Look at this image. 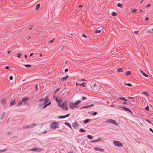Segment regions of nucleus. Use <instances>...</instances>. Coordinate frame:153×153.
Here are the masks:
<instances>
[{
  "mask_svg": "<svg viewBox=\"0 0 153 153\" xmlns=\"http://www.w3.org/2000/svg\"><path fill=\"white\" fill-rule=\"evenodd\" d=\"M100 141H101V139L100 138H98V139H97V140H92V141H91L90 142V143H94V142H96Z\"/></svg>",
  "mask_w": 153,
  "mask_h": 153,
  "instance_id": "obj_16",
  "label": "nucleus"
},
{
  "mask_svg": "<svg viewBox=\"0 0 153 153\" xmlns=\"http://www.w3.org/2000/svg\"><path fill=\"white\" fill-rule=\"evenodd\" d=\"M51 102H50L46 104V105L47 106H48V105H50L51 104Z\"/></svg>",
  "mask_w": 153,
  "mask_h": 153,
  "instance_id": "obj_53",
  "label": "nucleus"
},
{
  "mask_svg": "<svg viewBox=\"0 0 153 153\" xmlns=\"http://www.w3.org/2000/svg\"><path fill=\"white\" fill-rule=\"evenodd\" d=\"M59 90V88H58L56 89L55 91L54 94H55L56 93V92L58 91Z\"/></svg>",
  "mask_w": 153,
  "mask_h": 153,
  "instance_id": "obj_48",
  "label": "nucleus"
},
{
  "mask_svg": "<svg viewBox=\"0 0 153 153\" xmlns=\"http://www.w3.org/2000/svg\"><path fill=\"white\" fill-rule=\"evenodd\" d=\"M79 131L81 132H86V131L82 128H80L79 129Z\"/></svg>",
  "mask_w": 153,
  "mask_h": 153,
  "instance_id": "obj_27",
  "label": "nucleus"
},
{
  "mask_svg": "<svg viewBox=\"0 0 153 153\" xmlns=\"http://www.w3.org/2000/svg\"><path fill=\"white\" fill-rule=\"evenodd\" d=\"M94 105L93 104H91L90 105H87L88 106V107H90L91 106H93Z\"/></svg>",
  "mask_w": 153,
  "mask_h": 153,
  "instance_id": "obj_51",
  "label": "nucleus"
},
{
  "mask_svg": "<svg viewBox=\"0 0 153 153\" xmlns=\"http://www.w3.org/2000/svg\"><path fill=\"white\" fill-rule=\"evenodd\" d=\"M134 33L135 34L138 35L139 34V32L138 31H134Z\"/></svg>",
  "mask_w": 153,
  "mask_h": 153,
  "instance_id": "obj_40",
  "label": "nucleus"
},
{
  "mask_svg": "<svg viewBox=\"0 0 153 153\" xmlns=\"http://www.w3.org/2000/svg\"><path fill=\"white\" fill-rule=\"evenodd\" d=\"M148 20H149V18L147 17H146L145 18V20L146 21H148Z\"/></svg>",
  "mask_w": 153,
  "mask_h": 153,
  "instance_id": "obj_59",
  "label": "nucleus"
},
{
  "mask_svg": "<svg viewBox=\"0 0 153 153\" xmlns=\"http://www.w3.org/2000/svg\"><path fill=\"white\" fill-rule=\"evenodd\" d=\"M70 116V114H68L65 115L64 116H59L58 117L59 119L64 118L66 117H68Z\"/></svg>",
  "mask_w": 153,
  "mask_h": 153,
  "instance_id": "obj_9",
  "label": "nucleus"
},
{
  "mask_svg": "<svg viewBox=\"0 0 153 153\" xmlns=\"http://www.w3.org/2000/svg\"><path fill=\"white\" fill-rule=\"evenodd\" d=\"M151 30H152H152H147V31H146V32H148V33H152L151 32Z\"/></svg>",
  "mask_w": 153,
  "mask_h": 153,
  "instance_id": "obj_47",
  "label": "nucleus"
},
{
  "mask_svg": "<svg viewBox=\"0 0 153 153\" xmlns=\"http://www.w3.org/2000/svg\"><path fill=\"white\" fill-rule=\"evenodd\" d=\"M149 130L153 133V130L151 128H149Z\"/></svg>",
  "mask_w": 153,
  "mask_h": 153,
  "instance_id": "obj_55",
  "label": "nucleus"
},
{
  "mask_svg": "<svg viewBox=\"0 0 153 153\" xmlns=\"http://www.w3.org/2000/svg\"><path fill=\"white\" fill-rule=\"evenodd\" d=\"M33 27V26H31L29 28V30H31Z\"/></svg>",
  "mask_w": 153,
  "mask_h": 153,
  "instance_id": "obj_62",
  "label": "nucleus"
},
{
  "mask_svg": "<svg viewBox=\"0 0 153 153\" xmlns=\"http://www.w3.org/2000/svg\"><path fill=\"white\" fill-rule=\"evenodd\" d=\"M91 120V119H86L84 121V124H85L89 121H90Z\"/></svg>",
  "mask_w": 153,
  "mask_h": 153,
  "instance_id": "obj_21",
  "label": "nucleus"
},
{
  "mask_svg": "<svg viewBox=\"0 0 153 153\" xmlns=\"http://www.w3.org/2000/svg\"><path fill=\"white\" fill-rule=\"evenodd\" d=\"M10 66H6L5 67V69L7 70H9L10 69Z\"/></svg>",
  "mask_w": 153,
  "mask_h": 153,
  "instance_id": "obj_39",
  "label": "nucleus"
},
{
  "mask_svg": "<svg viewBox=\"0 0 153 153\" xmlns=\"http://www.w3.org/2000/svg\"><path fill=\"white\" fill-rule=\"evenodd\" d=\"M24 128H30V126H29V125H27Z\"/></svg>",
  "mask_w": 153,
  "mask_h": 153,
  "instance_id": "obj_52",
  "label": "nucleus"
},
{
  "mask_svg": "<svg viewBox=\"0 0 153 153\" xmlns=\"http://www.w3.org/2000/svg\"><path fill=\"white\" fill-rule=\"evenodd\" d=\"M77 107V105H76L75 103H74L71 101L70 102L69 105V107L71 109H73L74 108Z\"/></svg>",
  "mask_w": 153,
  "mask_h": 153,
  "instance_id": "obj_4",
  "label": "nucleus"
},
{
  "mask_svg": "<svg viewBox=\"0 0 153 153\" xmlns=\"http://www.w3.org/2000/svg\"><path fill=\"white\" fill-rule=\"evenodd\" d=\"M82 36L84 37H85V38H86V37H87V36H86V35L85 34H83L82 35Z\"/></svg>",
  "mask_w": 153,
  "mask_h": 153,
  "instance_id": "obj_56",
  "label": "nucleus"
},
{
  "mask_svg": "<svg viewBox=\"0 0 153 153\" xmlns=\"http://www.w3.org/2000/svg\"><path fill=\"white\" fill-rule=\"evenodd\" d=\"M50 127L51 128L55 129L59 127V125L57 122H53L50 124Z\"/></svg>",
  "mask_w": 153,
  "mask_h": 153,
  "instance_id": "obj_1",
  "label": "nucleus"
},
{
  "mask_svg": "<svg viewBox=\"0 0 153 153\" xmlns=\"http://www.w3.org/2000/svg\"><path fill=\"white\" fill-rule=\"evenodd\" d=\"M125 85H127V86H130V87H131L132 86V84L131 83H127Z\"/></svg>",
  "mask_w": 153,
  "mask_h": 153,
  "instance_id": "obj_41",
  "label": "nucleus"
},
{
  "mask_svg": "<svg viewBox=\"0 0 153 153\" xmlns=\"http://www.w3.org/2000/svg\"><path fill=\"white\" fill-rule=\"evenodd\" d=\"M117 5L118 7H119L120 8H122V5L121 3H118Z\"/></svg>",
  "mask_w": 153,
  "mask_h": 153,
  "instance_id": "obj_33",
  "label": "nucleus"
},
{
  "mask_svg": "<svg viewBox=\"0 0 153 153\" xmlns=\"http://www.w3.org/2000/svg\"><path fill=\"white\" fill-rule=\"evenodd\" d=\"M111 15L114 16H116L117 15L116 13L114 12H113L111 13Z\"/></svg>",
  "mask_w": 153,
  "mask_h": 153,
  "instance_id": "obj_34",
  "label": "nucleus"
},
{
  "mask_svg": "<svg viewBox=\"0 0 153 153\" xmlns=\"http://www.w3.org/2000/svg\"><path fill=\"white\" fill-rule=\"evenodd\" d=\"M86 97H85L83 96L82 98V99L83 100H84L86 99Z\"/></svg>",
  "mask_w": 153,
  "mask_h": 153,
  "instance_id": "obj_50",
  "label": "nucleus"
},
{
  "mask_svg": "<svg viewBox=\"0 0 153 153\" xmlns=\"http://www.w3.org/2000/svg\"><path fill=\"white\" fill-rule=\"evenodd\" d=\"M142 94H143L146 95L147 96H149V94H148V93L147 92H142Z\"/></svg>",
  "mask_w": 153,
  "mask_h": 153,
  "instance_id": "obj_29",
  "label": "nucleus"
},
{
  "mask_svg": "<svg viewBox=\"0 0 153 153\" xmlns=\"http://www.w3.org/2000/svg\"><path fill=\"white\" fill-rule=\"evenodd\" d=\"M23 65L26 68H30L32 67V65H31L29 64H24Z\"/></svg>",
  "mask_w": 153,
  "mask_h": 153,
  "instance_id": "obj_22",
  "label": "nucleus"
},
{
  "mask_svg": "<svg viewBox=\"0 0 153 153\" xmlns=\"http://www.w3.org/2000/svg\"><path fill=\"white\" fill-rule=\"evenodd\" d=\"M60 107L64 110H67L68 109L67 107V101H65L60 105Z\"/></svg>",
  "mask_w": 153,
  "mask_h": 153,
  "instance_id": "obj_3",
  "label": "nucleus"
},
{
  "mask_svg": "<svg viewBox=\"0 0 153 153\" xmlns=\"http://www.w3.org/2000/svg\"><path fill=\"white\" fill-rule=\"evenodd\" d=\"M131 72L130 71H128L126 72L125 75L126 76H128L131 74Z\"/></svg>",
  "mask_w": 153,
  "mask_h": 153,
  "instance_id": "obj_17",
  "label": "nucleus"
},
{
  "mask_svg": "<svg viewBox=\"0 0 153 153\" xmlns=\"http://www.w3.org/2000/svg\"><path fill=\"white\" fill-rule=\"evenodd\" d=\"M40 6V4H37L36 6V9L37 10L39 8Z\"/></svg>",
  "mask_w": 153,
  "mask_h": 153,
  "instance_id": "obj_28",
  "label": "nucleus"
},
{
  "mask_svg": "<svg viewBox=\"0 0 153 153\" xmlns=\"http://www.w3.org/2000/svg\"><path fill=\"white\" fill-rule=\"evenodd\" d=\"M97 114V112H96L93 111L92 112L91 114L93 116H94L96 115Z\"/></svg>",
  "mask_w": 153,
  "mask_h": 153,
  "instance_id": "obj_37",
  "label": "nucleus"
},
{
  "mask_svg": "<svg viewBox=\"0 0 153 153\" xmlns=\"http://www.w3.org/2000/svg\"><path fill=\"white\" fill-rule=\"evenodd\" d=\"M5 112H3L2 114L1 115V120L3 119L4 117L5 114Z\"/></svg>",
  "mask_w": 153,
  "mask_h": 153,
  "instance_id": "obj_20",
  "label": "nucleus"
},
{
  "mask_svg": "<svg viewBox=\"0 0 153 153\" xmlns=\"http://www.w3.org/2000/svg\"><path fill=\"white\" fill-rule=\"evenodd\" d=\"M1 103L2 104H5L6 103V99L4 97L2 98L1 101Z\"/></svg>",
  "mask_w": 153,
  "mask_h": 153,
  "instance_id": "obj_11",
  "label": "nucleus"
},
{
  "mask_svg": "<svg viewBox=\"0 0 153 153\" xmlns=\"http://www.w3.org/2000/svg\"><path fill=\"white\" fill-rule=\"evenodd\" d=\"M72 126L75 129L77 128V127L79 126L77 122L75 121L74 123H73L72 124Z\"/></svg>",
  "mask_w": 153,
  "mask_h": 153,
  "instance_id": "obj_7",
  "label": "nucleus"
},
{
  "mask_svg": "<svg viewBox=\"0 0 153 153\" xmlns=\"http://www.w3.org/2000/svg\"><path fill=\"white\" fill-rule=\"evenodd\" d=\"M48 96H47L46 97V99L45 100H44V104H46V103H47V102H48L49 100L48 99Z\"/></svg>",
  "mask_w": 153,
  "mask_h": 153,
  "instance_id": "obj_18",
  "label": "nucleus"
},
{
  "mask_svg": "<svg viewBox=\"0 0 153 153\" xmlns=\"http://www.w3.org/2000/svg\"><path fill=\"white\" fill-rule=\"evenodd\" d=\"M29 150L33 151L40 152L42 150L40 148L35 147L30 149H29Z\"/></svg>",
  "mask_w": 153,
  "mask_h": 153,
  "instance_id": "obj_6",
  "label": "nucleus"
},
{
  "mask_svg": "<svg viewBox=\"0 0 153 153\" xmlns=\"http://www.w3.org/2000/svg\"><path fill=\"white\" fill-rule=\"evenodd\" d=\"M53 98L55 99L56 100L57 102H58V103H59L60 102H61V101H60V102H59V100L58 99L57 97L56 96H55V95L54 96Z\"/></svg>",
  "mask_w": 153,
  "mask_h": 153,
  "instance_id": "obj_24",
  "label": "nucleus"
},
{
  "mask_svg": "<svg viewBox=\"0 0 153 153\" xmlns=\"http://www.w3.org/2000/svg\"><path fill=\"white\" fill-rule=\"evenodd\" d=\"M36 126V124L33 123L32 125H30V128H32L33 127Z\"/></svg>",
  "mask_w": 153,
  "mask_h": 153,
  "instance_id": "obj_31",
  "label": "nucleus"
},
{
  "mask_svg": "<svg viewBox=\"0 0 153 153\" xmlns=\"http://www.w3.org/2000/svg\"><path fill=\"white\" fill-rule=\"evenodd\" d=\"M87 107H88V106L86 105V106H85L81 107L80 108H87Z\"/></svg>",
  "mask_w": 153,
  "mask_h": 153,
  "instance_id": "obj_46",
  "label": "nucleus"
},
{
  "mask_svg": "<svg viewBox=\"0 0 153 153\" xmlns=\"http://www.w3.org/2000/svg\"><path fill=\"white\" fill-rule=\"evenodd\" d=\"M35 87L36 88V91H37V89H38V85L37 84H36L35 85Z\"/></svg>",
  "mask_w": 153,
  "mask_h": 153,
  "instance_id": "obj_49",
  "label": "nucleus"
},
{
  "mask_svg": "<svg viewBox=\"0 0 153 153\" xmlns=\"http://www.w3.org/2000/svg\"><path fill=\"white\" fill-rule=\"evenodd\" d=\"M46 132H47V131H46V130H45V131H44V132H42V134H45V133H46Z\"/></svg>",
  "mask_w": 153,
  "mask_h": 153,
  "instance_id": "obj_63",
  "label": "nucleus"
},
{
  "mask_svg": "<svg viewBox=\"0 0 153 153\" xmlns=\"http://www.w3.org/2000/svg\"><path fill=\"white\" fill-rule=\"evenodd\" d=\"M123 100L124 101H127V99L126 98L123 97H120L119 98H117V100Z\"/></svg>",
  "mask_w": 153,
  "mask_h": 153,
  "instance_id": "obj_15",
  "label": "nucleus"
},
{
  "mask_svg": "<svg viewBox=\"0 0 153 153\" xmlns=\"http://www.w3.org/2000/svg\"><path fill=\"white\" fill-rule=\"evenodd\" d=\"M113 143L114 145L117 147H122L123 145L122 143L119 141H113Z\"/></svg>",
  "mask_w": 153,
  "mask_h": 153,
  "instance_id": "obj_2",
  "label": "nucleus"
},
{
  "mask_svg": "<svg viewBox=\"0 0 153 153\" xmlns=\"http://www.w3.org/2000/svg\"><path fill=\"white\" fill-rule=\"evenodd\" d=\"M68 71V69H67V68L65 69V72H67Z\"/></svg>",
  "mask_w": 153,
  "mask_h": 153,
  "instance_id": "obj_64",
  "label": "nucleus"
},
{
  "mask_svg": "<svg viewBox=\"0 0 153 153\" xmlns=\"http://www.w3.org/2000/svg\"><path fill=\"white\" fill-rule=\"evenodd\" d=\"M140 71L141 72V73L144 76H146V77H148V75H147L143 71L141 70V69H140Z\"/></svg>",
  "mask_w": 153,
  "mask_h": 153,
  "instance_id": "obj_12",
  "label": "nucleus"
},
{
  "mask_svg": "<svg viewBox=\"0 0 153 153\" xmlns=\"http://www.w3.org/2000/svg\"><path fill=\"white\" fill-rule=\"evenodd\" d=\"M22 55V54L21 53H19L17 55V57L18 58H19L21 57V56Z\"/></svg>",
  "mask_w": 153,
  "mask_h": 153,
  "instance_id": "obj_35",
  "label": "nucleus"
},
{
  "mask_svg": "<svg viewBox=\"0 0 153 153\" xmlns=\"http://www.w3.org/2000/svg\"><path fill=\"white\" fill-rule=\"evenodd\" d=\"M54 40H55L54 38H53L52 40H49L48 41V42L49 43H52L54 41Z\"/></svg>",
  "mask_w": 153,
  "mask_h": 153,
  "instance_id": "obj_42",
  "label": "nucleus"
},
{
  "mask_svg": "<svg viewBox=\"0 0 153 153\" xmlns=\"http://www.w3.org/2000/svg\"><path fill=\"white\" fill-rule=\"evenodd\" d=\"M64 123L68 126L70 128L72 129L71 126V125L69 124V123L67 122H65Z\"/></svg>",
  "mask_w": 153,
  "mask_h": 153,
  "instance_id": "obj_19",
  "label": "nucleus"
},
{
  "mask_svg": "<svg viewBox=\"0 0 153 153\" xmlns=\"http://www.w3.org/2000/svg\"><path fill=\"white\" fill-rule=\"evenodd\" d=\"M47 106V105H46V104H45V105L43 107V108H45Z\"/></svg>",
  "mask_w": 153,
  "mask_h": 153,
  "instance_id": "obj_61",
  "label": "nucleus"
},
{
  "mask_svg": "<svg viewBox=\"0 0 153 153\" xmlns=\"http://www.w3.org/2000/svg\"><path fill=\"white\" fill-rule=\"evenodd\" d=\"M145 108L147 111H148L149 110V108L148 106L145 107Z\"/></svg>",
  "mask_w": 153,
  "mask_h": 153,
  "instance_id": "obj_44",
  "label": "nucleus"
},
{
  "mask_svg": "<svg viewBox=\"0 0 153 153\" xmlns=\"http://www.w3.org/2000/svg\"><path fill=\"white\" fill-rule=\"evenodd\" d=\"M118 72H122L123 71L122 69V68H119L117 69Z\"/></svg>",
  "mask_w": 153,
  "mask_h": 153,
  "instance_id": "obj_30",
  "label": "nucleus"
},
{
  "mask_svg": "<svg viewBox=\"0 0 153 153\" xmlns=\"http://www.w3.org/2000/svg\"><path fill=\"white\" fill-rule=\"evenodd\" d=\"M22 105V101H20L18 103V104L16 105V106H21Z\"/></svg>",
  "mask_w": 153,
  "mask_h": 153,
  "instance_id": "obj_26",
  "label": "nucleus"
},
{
  "mask_svg": "<svg viewBox=\"0 0 153 153\" xmlns=\"http://www.w3.org/2000/svg\"><path fill=\"white\" fill-rule=\"evenodd\" d=\"M13 78V76H10L9 77V79H10V80H12Z\"/></svg>",
  "mask_w": 153,
  "mask_h": 153,
  "instance_id": "obj_54",
  "label": "nucleus"
},
{
  "mask_svg": "<svg viewBox=\"0 0 153 153\" xmlns=\"http://www.w3.org/2000/svg\"><path fill=\"white\" fill-rule=\"evenodd\" d=\"M101 31V30H97L95 31L94 32L95 33H98L100 32Z\"/></svg>",
  "mask_w": 153,
  "mask_h": 153,
  "instance_id": "obj_36",
  "label": "nucleus"
},
{
  "mask_svg": "<svg viewBox=\"0 0 153 153\" xmlns=\"http://www.w3.org/2000/svg\"><path fill=\"white\" fill-rule=\"evenodd\" d=\"M81 102V101L80 100H78L76 101V102L75 103V104L77 105L79 104Z\"/></svg>",
  "mask_w": 153,
  "mask_h": 153,
  "instance_id": "obj_25",
  "label": "nucleus"
},
{
  "mask_svg": "<svg viewBox=\"0 0 153 153\" xmlns=\"http://www.w3.org/2000/svg\"><path fill=\"white\" fill-rule=\"evenodd\" d=\"M79 85L83 86V87H85L84 82H83L82 83H80Z\"/></svg>",
  "mask_w": 153,
  "mask_h": 153,
  "instance_id": "obj_38",
  "label": "nucleus"
},
{
  "mask_svg": "<svg viewBox=\"0 0 153 153\" xmlns=\"http://www.w3.org/2000/svg\"><path fill=\"white\" fill-rule=\"evenodd\" d=\"M15 101L14 100H12L10 102V106H11L15 104Z\"/></svg>",
  "mask_w": 153,
  "mask_h": 153,
  "instance_id": "obj_14",
  "label": "nucleus"
},
{
  "mask_svg": "<svg viewBox=\"0 0 153 153\" xmlns=\"http://www.w3.org/2000/svg\"><path fill=\"white\" fill-rule=\"evenodd\" d=\"M94 149L96 151H101V152H103L104 151V150L103 149L98 148V147H94Z\"/></svg>",
  "mask_w": 153,
  "mask_h": 153,
  "instance_id": "obj_10",
  "label": "nucleus"
},
{
  "mask_svg": "<svg viewBox=\"0 0 153 153\" xmlns=\"http://www.w3.org/2000/svg\"><path fill=\"white\" fill-rule=\"evenodd\" d=\"M120 108H123L126 111H127L129 112L131 114H132V112L130 110V109L128 108H126V107L121 106V107H120Z\"/></svg>",
  "mask_w": 153,
  "mask_h": 153,
  "instance_id": "obj_8",
  "label": "nucleus"
},
{
  "mask_svg": "<svg viewBox=\"0 0 153 153\" xmlns=\"http://www.w3.org/2000/svg\"><path fill=\"white\" fill-rule=\"evenodd\" d=\"M28 99L29 98L27 97L24 98L22 99V102H25V103L28 100Z\"/></svg>",
  "mask_w": 153,
  "mask_h": 153,
  "instance_id": "obj_13",
  "label": "nucleus"
},
{
  "mask_svg": "<svg viewBox=\"0 0 153 153\" xmlns=\"http://www.w3.org/2000/svg\"><path fill=\"white\" fill-rule=\"evenodd\" d=\"M6 151V149H3L0 150V153L2 152Z\"/></svg>",
  "mask_w": 153,
  "mask_h": 153,
  "instance_id": "obj_45",
  "label": "nucleus"
},
{
  "mask_svg": "<svg viewBox=\"0 0 153 153\" xmlns=\"http://www.w3.org/2000/svg\"><path fill=\"white\" fill-rule=\"evenodd\" d=\"M110 106L111 107H114L115 105H113V104H111V105H110Z\"/></svg>",
  "mask_w": 153,
  "mask_h": 153,
  "instance_id": "obj_57",
  "label": "nucleus"
},
{
  "mask_svg": "<svg viewBox=\"0 0 153 153\" xmlns=\"http://www.w3.org/2000/svg\"><path fill=\"white\" fill-rule=\"evenodd\" d=\"M137 9H134L132 10V12H133V13H135L136 12V11H137Z\"/></svg>",
  "mask_w": 153,
  "mask_h": 153,
  "instance_id": "obj_43",
  "label": "nucleus"
},
{
  "mask_svg": "<svg viewBox=\"0 0 153 153\" xmlns=\"http://www.w3.org/2000/svg\"><path fill=\"white\" fill-rule=\"evenodd\" d=\"M134 97H128L127 98L128 99H133Z\"/></svg>",
  "mask_w": 153,
  "mask_h": 153,
  "instance_id": "obj_58",
  "label": "nucleus"
},
{
  "mask_svg": "<svg viewBox=\"0 0 153 153\" xmlns=\"http://www.w3.org/2000/svg\"><path fill=\"white\" fill-rule=\"evenodd\" d=\"M139 11L141 13H143L144 12V11H143V10H139Z\"/></svg>",
  "mask_w": 153,
  "mask_h": 153,
  "instance_id": "obj_60",
  "label": "nucleus"
},
{
  "mask_svg": "<svg viewBox=\"0 0 153 153\" xmlns=\"http://www.w3.org/2000/svg\"><path fill=\"white\" fill-rule=\"evenodd\" d=\"M106 122H110L111 123H112L113 124H114L115 125H118V123H117V122L114 120L111 119H110L108 120Z\"/></svg>",
  "mask_w": 153,
  "mask_h": 153,
  "instance_id": "obj_5",
  "label": "nucleus"
},
{
  "mask_svg": "<svg viewBox=\"0 0 153 153\" xmlns=\"http://www.w3.org/2000/svg\"><path fill=\"white\" fill-rule=\"evenodd\" d=\"M69 77V76H65L63 77L62 79V80L63 81H65Z\"/></svg>",
  "mask_w": 153,
  "mask_h": 153,
  "instance_id": "obj_23",
  "label": "nucleus"
},
{
  "mask_svg": "<svg viewBox=\"0 0 153 153\" xmlns=\"http://www.w3.org/2000/svg\"><path fill=\"white\" fill-rule=\"evenodd\" d=\"M87 137H88V138L89 139H92V136H91V135H88L87 136Z\"/></svg>",
  "mask_w": 153,
  "mask_h": 153,
  "instance_id": "obj_32",
  "label": "nucleus"
}]
</instances>
